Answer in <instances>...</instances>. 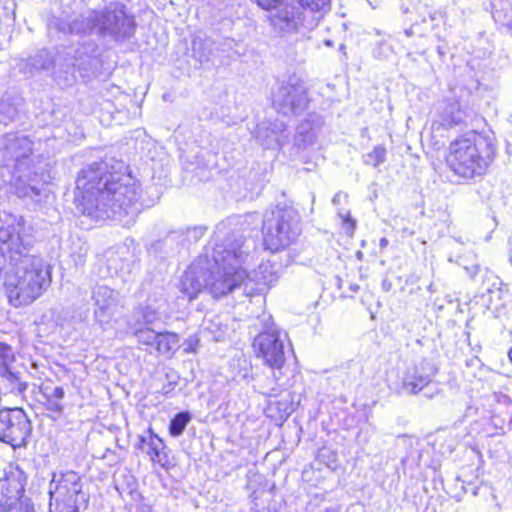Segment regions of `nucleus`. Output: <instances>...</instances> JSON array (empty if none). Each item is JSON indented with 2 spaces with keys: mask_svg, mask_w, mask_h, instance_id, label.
<instances>
[{
  "mask_svg": "<svg viewBox=\"0 0 512 512\" xmlns=\"http://www.w3.org/2000/svg\"><path fill=\"white\" fill-rule=\"evenodd\" d=\"M43 406L45 410L53 414H61L64 410L62 403L65 397V391L62 387H55L51 392H44Z\"/></svg>",
  "mask_w": 512,
  "mask_h": 512,
  "instance_id": "nucleus-12",
  "label": "nucleus"
},
{
  "mask_svg": "<svg viewBox=\"0 0 512 512\" xmlns=\"http://www.w3.org/2000/svg\"><path fill=\"white\" fill-rule=\"evenodd\" d=\"M430 383L427 375H412L403 382V387L410 393L416 394L427 387Z\"/></svg>",
  "mask_w": 512,
  "mask_h": 512,
  "instance_id": "nucleus-16",
  "label": "nucleus"
},
{
  "mask_svg": "<svg viewBox=\"0 0 512 512\" xmlns=\"http://www.w3.org/2000/svg\"><path fill=\"white\" fill-rule=\"evenodd\" d=\"M32 432L26 412L19 407L0 410V441L12 448H22L28 443Z\"/></svg>",
  "mask_w": 512,
  "mask_h": 512,
  "instance_id": "nucleus-7",
  "label": "nucleus"
},
{
  "mask_svg": "<svg viewBox=\"0 0 512 512\" xmlns=\"http://www.w3.org/2000/svg\"><path fill=\"white\" fill-rule=\"evenodd\" d=\"M14 361L15 354L12 347L5 342H0V368H7Z\"/></svg>",
  "mask_w": 512,
  "mask_h": 512,
  "instance_id": "nucleus-19",
  "label": "nucleus"
},
{
  "mask_svg": "<svg viewBox=\"0 0 512 512\" xmlns=\"http://www.w3.org/2000/svg\"><path fill=\"white\" fill-rule=\"evenodd\" d=\"M199 345L200 338L198 335L194 334L185 340L183 352L185 354H195L198 350Z\"/></svg>",
  "mask_w": 512,
  "mask_h": 512,
  "instance_id": "nucleus-20",
  "label": "nucleus"
},
{
  "mask_svg": "<svg viewBox=\"0 0 512 512\" xmlns=\"http://www.w3.org/2000/svg\"><path fill=\"white\" fill-rule=\"evenodd\" d=\"M461 123V119L456 117L453 113L443 114L441 116L440 126L444 129L453 128Z\"/></svg>",
  "mask_w": 512,
  "mask_h": 512,
  "instance_id": "nucleus-21",
  "label": "nucleus"
},
{
  "mask_svg": "<svg viewBox=\"0 0 512 512\" xmlns=\"http://www.w3.org/2000/svg\"><path fill=\"white\" fill-rule=\"evenodd\" d=\"M27 477L18 467L10 466L0 471V510L10 511L17 507L24 496Z\"/></svg>",
  "mask_w": 512,
  "mask_h": 512,
  "instance_id": "nucleus-9",
  "label": "nucleus"
},
{
  "mask_svg": "<svg viewBox=\"0 0 512 512\" xmlns=\"http://www.w3.org/2000/svg\"><path fill=\"white\" fill-rule=\"evenodd\" d=\"M243 257L240 245L235 247L219 246L215 251L214 261L223 267V272L207 284V289L215 299L227 296L251 280L249 271L241 266H230L231 261L239 262Z\"/></svg>",
  "mask_w": 512,
  "mask_h": 512,
  "instance_id": "nucleus-3",
  "label": "nucleus"
},
{
  "mask_svg": "<svg viewBox=\"0 0 512 512\" xmlns=\"http://www.w3.org/2000/svg\"><path fill=\"white\" fill-rule=\"evenodd\" d=\"M495 154L493 140L483 132L471 130L449 143L444 161L454 176L470 180L487 172Z\"/></svg>",
  "mask_w": 512,
  "mask_h": 512,
  "instance_id": "nucleus-2",
  "label": "nucleus"
},
{
  "mask_svg": "<svg viewBox=\"0 0 512 512\" xmlns=\"http://www.w3.org/2000/svg\"><path fill=\"white\" fill-rule=\"evenodd\" d=\"M191 420V415L188 412H179L175 414L169 424L168 431L173 437L180 436L188 423Z\"/></svg>",
  "mask_w": 512,
  "mask_h": 512,
  "instance_id": "nucleus-15",
  "label": "nucleus"
},
{
  "mask_svg": "<svg viewBox=\"0 0 512 512\" xmlns=\"http://www.w3.org/2000/svg\"><path fill=\"white\" fill-rule=\"evenodd\" d=\"M254 355L264 366L281 371L286 362L284 342L277 331L264 330L257 334L252 343Z\"/></svg>",
  "mask_w": 512,
  "mask_h": 512,
  "instance_id": "nucleus-8",
  "label": "nucleus"
},
{
  "mask_svg": "<svg viewBox=\"0 0 512 512\" xmlns=\"http://www.w3.org/2000/svg\"><path fill=\"white\" fill-rule=\"evenodd\" d=\"M155 349L158 353L172 358L179 349V335L175 332H158L154 337Z\"/></svg>",
  "mask_w": 512,
  "mask_h": 512,
  "instance_id": "nucleus-11",
  "label": "nucleus"
},
{
  "mask_svg": "<svg viewBox=\"0 0 512 512\" xmlns=\"http://www.w3.org/2000/svg\"><path fill=\"white\" fill-rule=\"evenodd\" d=\"M50 506L56 512H84L89 506L90 496L84 489L82 477L73 470H67L52 480Z\"/></svg>",
  "mask_w": 512,
  "mask_h": 512,
  "instance_id": "nucleus-4",
  "label": "nucleus"
},
{
  "mask_svg": "<svg viewBox=\"0 0 512 512\" xmlns=\"http://www.w3.org/2000/svg\"><path fill=\"white\" fill-rule=\"evenodd\" d=\"M181 286V290L187 296L188 300L195 299L201 292V284L193 276L185 275L181 280Z\"/></svg>",
  "mask_w": 512,
  "mask_h": 512,
  "instance_id": "nucleus-17",
  "label": "nucleus"
},
{
  "mask_svg": "<svg viewBox=\"0 0 512 512\" xmlns=\"http://www.w3.org/2000/svg\"><path fill=\"white\" fill-rule=\"evenodd\" d=\"M264 11H276L273 19L277 24L296 28L303 19L306 10L316 12L325 3V0H250Z\"/></svg>",
  "mask_w": 512,
  "mask_h": 512,
  "instance_id": "nucleus-6",
  "label": "nucleus"
},
{
  "mask_svg": "<svg viewBox=\"0 0 512 512\" xmlns=\"http://www.w3.org/2000/svg\"><path fill=\"white\" fill-rule=\"evenodd\" d=\"M0 245L6 246L10 259L15 261L5 275L3 290L8 303L15 307H26L39 299L52 283V269L43 259L33 255H22L30 245L25 243L14 225L0 228Z\"/></svg>",
  "mask_w": 512,
  "mask_h": 512,
  "instance_id": "nucleus-1",
  "label": "nucleus"
},
{
  "mask_svg": "<svg viewBox=\"0 0 512 512\" xmlns=\"http://www.w3.org/2000/svg\"><path fill=\"white\" fill-rule=\"evenodd\" d=\"M266 415L276 423L285 422L290 415L289 403L285 400L269 402L266 407Z\"/></svg>",
  "mask_w": 512,
  "mask_h": 512,
  "instance_id": "nucleus-14",
  "label": "nucleus"
},
{
  "mask_svg": "<svg viewBox=\"0 0 512 512\" xmlns=\"http://www.w3.org/2000/svg\"><path fill=\"white\" fill-rule=\"evenodd\" d=\"M387 150L384 145H376L366 155V164L372 167H379L386 160Z\"/></svg>",
  "mask_w": 512,
  "mask_h": 512,
  "instance_id": "nucleus-18",
  "label": "nucleus"
},
{
  "mask_svg": "<svg viewBox=\"0 0 512 512\" xmlns=\"http://www.w3.org/2000/svg\"><path fill=\"white\" fill-rule=\"evenodd\" d=\"M120 12L124 15L125 18H127L130 22H133V17H128L125 13V6L124 5H121L120 6Z\"/></svg>",
  "mask_w": 512,
  "mask_h": 512,
  "instance_id": "nucleus-24",
  "label": "nucleus"
},
{
  "mask_svg": "<svg viewBox=\"0 0 512 512\" xmlns=\"http://www.w3.org/2000/svg\"><path fill=\"white\" fill-rule=\"evenodd\" d=\"M0 379L11 393L23 395L28 388V384L20 380L19 373L13 372L9 367L0 368Z\"/></svg>",
  "mask_w": 512,
  "mask_h": 512,
  "instance_id": "nucleus-13",
  "label": "nucleus"
},
{
  "mask_svg": "<svg viewBox=\"0 0 512 512\" xmlns=\"http://www.w3.org/2000/svg\"><path fill=\"white\" fill-rule=\"evenodd\" d=\"M96 177H93L87 173L83 174L80 178H79V181H85V183L83 184V186L86 185V183L91 180V179H95Z\"/></svg>",
  "mask_w": 512,
  "mask_h": 512,
  "instance_id": "nucleus-23",
  "label": "nucleus"
},
{
  "mask_svg": "<svg viewBox=\"0 0 512 512\" xmlns=\"http://www.w3.org/2000/svg\"><path fill=\"white\" fill-rule=\"evenodd\" d=\"M342 224L345 225L350 231H354L356 227V221L352 218L350 213H346L341 216Z\"/></svg>",
  "mask_w": 512,
  "mask_h": 512,
  "instance_id": "nucleus-22",
  "label": "nucleus"
},
{
  "mask_svg": "<svg viewBox=\"0 0 512 512\" xmlns=\"http://www.w3.org/2000/svg\"><path fill=\"white\" fill-rule=\"evenodd\" d=\"M507 356H508L510 363L512 364V347L509 349Z\"/></svg>",
  "mask_w": 512,
  "mask_h": 512,
  "instance_id": "nucleus-25",
  "label": "nucleus"
},
{
  "mask_svg": "<svg viewBox=\"0 0 512 512\" xmlns=\"http://www.w3.org/2000/svg\"><path fill=\"white\" fill-rule=\"evenodd\" d=\"M137 450L149 456L153 465L168 470L171 467L169 460L168 447L165 441L153 430L152 427L146 429L145 435L138 437L135 446Z\"/></svg>",
  "mask_w": 512,
  "mask_h": 512,
  "instance_id": "nucleus-10",
  "label": "nucleus"
},
{
  "mask_svg": "<svg viewBox=\"0 0 512 512\" xmlns=\"http://www.w3.org/2000/svg\"><path fill=\"white\" fill-rule=\"evenodd\" d=\"M298 222L296 210L288 207L271 209L262 224L263 244L267 250L277 252L292 243L294 223Z\"/></svg>",
  "mask_w": 512,
  "mask_h": 512,
  "instance_id": "nucleus-5",
  "label": "nucleus"
}]
</instances>
